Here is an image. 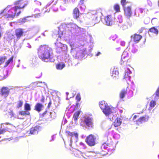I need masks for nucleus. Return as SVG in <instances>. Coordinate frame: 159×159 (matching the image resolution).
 <instances>
[{
    "label": "nucleus",
    "mask_w": 159,
    "mask_h": 159,
    "mask_svg": "<svg viewBox=\"0 0 159 159\" xmlns=\"http://www.w3.org/2000/svg\"><path fill=\"white\" fill-rule=\"evenodd\" d=\"M14 5L15 6L10 8L7 7L5 8L0 14L6 18H14L19 16L21 13L20 10L24 9L27 5L23 0H18L16 1Z\"/></svg>",
    "instance_id": "1"
},
{
    "label": "nucleus",
    "mask_w": 159,
    "mask_h": 159,
    "mask_svg": "<svg viewBox=\"0 0 159 159\" xmlns=\"http://www.w3.org/2000/svg\"><path fill=\"white\" fill-rule=\"evenodd\" d=\"M37 50L38 56L42 61L46 62L51 61L53 53L52 48L48 45H40L37 48Z\"/></svg>",
    "instance_id": "2"
},
{
    "label": "nucleus",
    "mask_w": 159,
    "mask_h": 159,
    "mask_svg": "<svg viewBox=\"0 0 159 159\" xmlns=\"http://www.w3.org/2000/svg\"><path fill=\"white\" fill-rule=\"evenodd\" d=\"M96 138L94 135L90 134L87 136L85 139V141L90 146L95 145L96 144Z\"/></svg>",
    "instance_id": "3"
},
{
    "label": "nucleus",
    "mask_w": 159,
    "mask_h": 159,
    "mask_svg": "<svg viewBox=\"0 0 159 159\" xmlns=\"http://www.w3.org/2000/svg\"><path fill=\"white\" fill-rule=\"evenodd\" d=\"M73 17L74 19L77 20L79 21L80 22H81L82 21L80 20H78L79 16L80 15V11L77 7H75L74 8L73 11Z\"/></svg>",
    "instance_id": "4"
},
{
    "label": "nucleus",
    "mask_w": 159,
    "mask_h": 159,
    "mask_svg": "<svg viewBox=\"0 0 159 159\" xmlns=\"http://www.w3.org/2000/svg\"><path fill=\"white\" fill-rule=\"evenodd\" d=\"M9 89L7 87H3L0 90V94L4 97H7L9 93Z\"/></svg>",
    "instance_id": "5"
},
{
    "label": "nucleus",
    "mask_w": 159,
    "mask_h": 159,
    "mask_svg": "<svg viewBox=\"0 0 159 159\" xmlns=\"http://www.w3.org/2000/svg\"><path fill=\"white\" fill-rule=\"evenodd\" d=\"M84 123L86 125L89 127H93V119L89 117H87L84 118Z\"/></svg>",
    "instance_id": "6"
},
{
    "label": "nucleus",
    "mask_w": 159,
    "mask_h": 159,
    "mask_svg": "<svg viewBox=\"0 0 159 159\" xmlns=\"http://www.w3.org/2000/svg\"><path fill=\"white\" fill-rule=\"evenodd\" d=\"M23 30L21 28H18L15 30V35L17 39H19L23 35Z\"/></svg>",
    "instance_id": "7"
},
{
    "label": "nucleus",
    "mask_w": 159,
    "mask_h": 159,
    "mask_svg": "<svg viewBox=\"0 0 159 159\" xmlns=\"http://www.w3.org/2000/svg\"><path fill=\"white\" fill-rule=\"evenodd\" d=\"M104 20L106 25H111L113 23V18L111 15H107L105 18Z\"/></svg>",
    "instance_id": "8"
},
{
    "label": "nucleus",
    "mask_w": 159,
    "mask_h": 159,
    "mask_svg": "<svg viewBox=\"0 0 159 159\" xmlns=\"http://www.w3.org/2000/svg\"><path fill=\"white\" fill-rule=\"evenodd\" d=\"M125 69H127V70H128L129 71H128L127 72H125V74L123 79L128 84H129V83L130 82V77L129 75L128 74L130 73V71L127 67L125 68Z\"/></svg>",
    "instance_id": "9"
},
{
    "label": "nucleus",
    "mask_w": 159,
    "mask_h": 159,
    "mask_svg": "<svg viewBox=\"0 0 159 159\" xmlns=\"http://www.w3.org/2000/svg\"><path fill=\"white\" fill-rule=\"evenodd\" d=\"M125 14L127 17H130L131 16L132 12L130 7H124V8Z\"/></svg>",
    "instance_id": "10"
},
{
    "label": "nucleus",
    "mask_w": 159,
    "mask_h": 159,
    "mask_svg": "<svg viewBox=\"0 0 159 159\" xmlns=\"http://www.w3.org/2000/svg\"><path fill=\"white\" fill-rule=\"evenodd\" d=\"M39 130V126H36L32 127L30 129V132L31 134H38Z\"/></svg>",
    "instance_id": "11"
},
{
    "label": "nucleus",
    "mask_w": 159,
    "mask_h": 159,
    "mask_svg": "<svg viewBox=\"0 0 159 159\" xmlns=\"http://www.w3.org/2000/svg\"><path fill=\"white\" fill-rule=\"evenodd\" d=\"M127 93V88H124L122 89L120 92L119 94V96L120 98L123 99L125 97V95Z\"/></svg>",
    "instance_id": "12"
},
{
    "label": "nucleus",
    "mask_w": 159,
    "mask_h": 159,
    "mask_svg": "<svg viewBox=\"0 0 159 159\" xmlns=\"http://www.w3.org/2000/svg\"><path fill=\"white\" fill-rule=\"evenodd\" d=\"M103 113L106 115L108 116L112 112V109L108 105L102 110Z\"/></svg>",
    "instance_id": "13"
},
{
    "label": "nucleus",
    "mask_w": 159,
    "mask_h": 159,
    "mask_svg": "<svg viewBox=\"0 0 159 159\" xmlns=\"http://www.w3.org/2000/svg\"><path fill=\"white\" fill-rule=\"evenodd\" d=\"M122 123L121 119L120 118L117 117L115 120L113 124L115 127H117L120 126Z\"/></svg>",
    "instance_id": "14"
},
{
    "label": "nucleus",
    "mask_w": 159,
    "mask_h": 159,
    "mask_svg": "<svg viewBox=\"0 0 159 159\" xmlns=\"http://www.w3.org/2000/svg\"><path fill=\"white\" fill-rule=\"evenodd\" d=\"M43 107V105L42 104L37 103L34 106V110L38 112H39L41 111Z\"/></svg>",
    "instance_id": "15"
},
{
    "label": "nucleus",
    "mask_w": 159,
    "mask_h": 159,
    "mask_svg": "<svg viewBox=\"0 0 159 159\" xmlns=\"http://www.w3.org/2000/svg\"><path fill=\"white\" fill-rule=\"evenodd\" d=\"M122 59L124 62L128 61L129 59V57L127 55L126 52H123L122 55Z\"/></svg>",
    "instance_id": "16"
},
{
    "label": "nucleus",
    "mask_w": 159,
    "mask_h": 159,
    "mask_svg": "<svg viewBox=\"0 0 159 159\" xmlns=\"http://www.w3.org/2000/svg\"><path fill=\"white\" fill-rule=\"evenodd\" d=\"M65 66L64 63L62 62L58 63L56 64V67L58 70H62Z\"/></svg>",
    "instance_id": "17"
},
{
    "label": "nucleus",
    "mask_w": 159,
    "mask_h": 159,
    "mask_svg": "<svg viewBox=\"0 0 159 159\" xmlns=\"http://www.w3.org/2000/svg\"><path fill=\"white\" fill-rule=\"evenodd\" d=\"M112 74L111 76L113 79H116L118 78L119 76V72L116 69H114Z\"/></svg>",
    "instance_id": "18"
},
{
    "label": "nucleus",
    "mask_w": 159,
    "mask_h": 159,
    "mask_svg": "<svg viewBox=\"0 0 159 159\" xmlns=\"http://www.w3.org/2000/svg\"><path fill=\"white\" fill-rule=\"evenodd\" d=\"M80 113V111H79L75 112L74 114L73 118L74 120L75 121V123H77V120Z\"/></svg>",
    "instance_id": "19"
},
{
    "label": "nucleus",
    "mask_w": 159,
    "mask_h": 159,
    "mask_svg": "<svg viewBox=\"0 0 159 159\" xmlns=\"http://www.w3.org/2000/svg\"><path fill=\"white\" fill-rule=\"evenodd\" d=\"M108 105V104L104 101H101L99 103V107L102 110L104 109Z\"/></svg>",
    "instance_id": "20"
},
{
    "label": "nucleus",
    "mask_w": 159,
    "mask_h": 159,
    "mask_svg": "<svg viewBox=\"0 0 159 159\" xmlns=\"http://www.w3.org/2000/svg\"><path fill=\"white\" fill-rule=\"evenodd\" d=\"M132 39L135 43H138L139 41V35L135 34L133 36L131 37Z\"/></svg>",
    "instance_id": "21"
},
{
    "label": "nucleus",
    "mask_w": 159,
    "mask_h": 159,
    "mask_svg": "<svg viewBox=\"0 0 159 159\" xmlns=\"http://www.w3.org/2000/svg\"><path fill=\"white\" fill-rule=\"evenodd\" d=\"M66 133L69 136H70L71 137L75 136L76 138H77L78 137V135L77 133L75 132H71L69 131H66Z\"/></svg>",
    "instance_id": "22"
},
{
    "label": "nucleus",
    "mask_w": 159,
    "mask_h": 159,
    "mask_svg": "<svg viewBox=\"0 0 159 159\" xmlns=\"http://www.w3.org/2000/svg\"><path fill=\"white\" fill-rule=\"evenodd\" d=\"M149 117L148 116H145L140 118V122L144 123L147 122L149 119Z\"/></svg>",
    "instance_id": "23"
},
{
    "label": "nucleus",
    "mask_w": 159,
    "mask_h": 159,
    "mask_svg": "<svg viewBox=\"0 0 159 159\" xmlns=\"http://www.w3.org/2000/svg\"><path fill=\"white\" fill-rule=\"evenodd\" d=\"M149 31L157 34H158V30L154 27H152L149 30Z\"/></svg>",
    "instance_id": "24"
},
{
    "label": "nucleus",
    "mask_w": 159,
    "mask_h": 159,
    "mask_svg": "<svg viewBox=\"0 0 159 159\" xmlns=\"http://www.w3.org/2000/svg\"><path fill=\"white\" fill-rule=\"evenodd\" d=\"M31 107L30 105L28 103H25L24 105V109L27 112L28 111H30L31 110Z\"/></svg>",
    "instance_id": "25"
},
{
    "label": "nucleus",
    "mask_w": 159,
    "mask_h": 159,
    "mask_svg": "<svg viewBox=\"0 0 159 159\" xmlns=\"http://www.w3.org/2000/svg\"><path fill=\"white\" fill-rule=\"evenodd\" d=\"M23 102L22 100H19L17 102L16 108L19 109L22 107Z\"/></svg>",
    "instance_id": "26"
},
{
    "label": "nucleus",
    "mask_w": 159,
    "mask_h": 159,
    "mask_svg": "<svg viewBox=\"0 0 159 159\" xmlns=\"http://www.w3.org/2000/svg\"><path fill=\"white\" fill-rule=\"evenodd\" d=\"M61 45V44H57L56 45V52L57 53H60L62 51V48L60 46Z\"/></svg>",
    "instance_id": "27"
},
{
    "label": "nucleus",
    "mask_w": 159,
    "mask_h": 159,
    "mask_svg": "<svg viewBox=\"0 0 159 159\" xmlns=\"http://www.w3.org/2000/svg\"><path fill=\"white\" fill-rule=\"evenodd\" d=\"M113 8L116 11V12H118L120 11V7L119 5L116 4L114 5Z\"/></svg>",
    "instance_id": "28"
},
{
    "label": "nucleus",
    "mask_w": 159,
    "mask_h": 159,
    "mask_svg": "<svg viewBox=\"0 0 159 159\" xmlns=\"http://www.w3.org/2000/svg\"><path fill=\"white\" fill-rule=\"evenodd\" d=\"M19 114L21 115L24 116L25 115H29L30 113L29 112H27L25 110V111H20L19 112Z\"/></svg>",
    "instance_id": "29"
},
{
    "label": "nucleus",
    "mask_w": 159,
    "mask_h": 159,
    "mask_svg": "<svg viewBox=\"0 0 159 159\" xmlns=\"http://www.w3.org/2000/svg\"><path fill=\"white\" fill-rule=\"evenodd\" d=\"M13 56L11 57L7 61L5 62V65L4 66L5 67L7 66L11 62H12L13 61Z\"/></svg>",
    "instance_id": "30"
},
{
    "label": "nucleus",
    "mask_w": 159,
    "mask_h": 159,
    "mask_svg": "<svg viewBox=\"0 0 159 159\" xmlns=\"http://www.w3.org/2000/svg\"><path fill=\"white\" fill-rule=\"evenodd\" d=\"M6 59L7 57L5 56L0 57V65L3 63Z\"/></svg>",
    "instance_id": "31"
},
{
    "label": "nucleus",
    "mask_w": 159,
    "mask_h": 159,
    "mask_svg": "<svg viewBox=\"0 0 159 159\" xmlns=\"http://www.w3.org/2000/svg\"><path fill=\"white\" fill-rule=\"evenodd\" d=\"M156 104V101L153 100H152L150 102L149 105L151 108H152L155 107Z\"/></svg>",
    "instance_id": "32"
},
{
    "label": "nucleus",
    "mask_w": 159,
    "mask_h": 159,
    "mask_svg": "<svg viewBox=\"0 0 159 159\" xmlns=\"http://www.w3.org/2000/svg\"><path fill=\"white\" fill-rule=\"evenodd\" d=\"M71 27L73 28V29H74L75 28V31L76 32H77V33L79 32V31H77V30H76L77 29H79L80 30L81 29L80 27H79L77 25H72Z\"/></svg>",
    "instance_id": "33"
},
{
    "label": "nucleus",
    "mask_w": 159,
    "mask_h": 159,
    "mask_svg": "<svg viewBox=\"0 0 159 159\" xmlns=\"http://www.w3.org/2000/svg\"><path fill=\"white\" fill-rule=\"evenodd\" d=\"M120 2L124 8L125 7V6L128 3V2L126 1V0H121Z\"/></svg>",
    "instance_id": "34"
},
{
    "label": "nucleus",
    "mask_w": 159,
    "mask_h": 159,
    "mask_svg": "<svg viewBox=\"0 0 159 159\" xmlns=\"http://www.w3.org/2000/svg\"><path fill=\"white\" fill-rule=\"evenodd\" d=\"M81 98L80 93H78L76 95L75 99L77 102H79L81 100Z\"/></svg>",
    "instance_id": "35"
},
{
    "label": "nucleus",
    "mask_w": 159,
    "mask_h": 159,
    "mask_svg": "<svg viewBox=\"0 0 159 159\" xmlns=\"http://www.w3.org/2000/svg\"><path fill=\"white\" fill-rule=\"evenodd\" d=\"M7 131L6 129H0V135L3 134Z\"/></svg>",
    "instance_id": "36"
},
{
    "label": "nucleus",
    "mask_w": 159,
    "mask_h": 159,
    "mask_svg": "<svg viewBox=\"0 0 159 159\" xmlns=\"http://www.w3.org/2000/svg\"><path fill=\"white\" fill-rule=\"evenodd\" d=\"M156 94L157 96L159 97V87L157 88L156 92Z\"/></svg>",
    "instance_id": "37"
},
{
    "label": "nucleus",
    "mask_w": 159,
    "mask_h": 159,
    "mask_svg": "<svg viewBox=\"0 0 159 159\" xmlns=\"http://www.w3.org/2000/svg\"><path fill=\"white\" fill-rule=\"evenodd\" d=\"M84 0H80L79 5H81L84 4Z\"/></svg>",
    "instance_id": "38"
},
{
    "label": "nucleus",
    "mask_w": 159,
    "mask_h": 159,
    "mask_svg": "<svg viewBox=\"0 0 159 159\" xmlns=\"http://www.w3.org/2000/svg\"><path fill=\"white\" fill-rule=\"evenodd\" d=\"M60 34L61 35H63V33L61 31H59L58 32V34L59 35L58 37L61 38V36H60L59 34Z\"/></svg>",
    "instance_id": "39"
},
{
    "label": "nucleus",
    "mask_w": 159,
    "mask_h": 159,
    "mask_svg": "<svg viewBox=\"0 0 159 159\" xmlns=\"http://www.w3.org/2000/svg\"><path fill=\"white\" fill-rule=\"evenodd\" d=\"M144 31V32L145 33H146V31L145 30L144 28H142L141 29V30H140V33H142L143 32V31Z\"/></svg>",
    "instance_id": "40"
},
{
    "label": "nucleus",
    "mask_w": 159,
    "mask_h": 159,
    "mask_svg": "<svg viewBox=\"0 0 159 159\" xmlns=\"http://www.w3.org/2000/svg\"><path fill=\"white\" fill-rule=\"evenodd\" d=\"M40 101L42 102H44L45 101L44 98L43 96L41 99Z\"/></svg>",
    "instance_id": "41"
},
{
    "label": "nucleus",
    "mask_w": 159,
    "mask_h": 159,
    "mask_svg": "<svg viewBox=\"0 0 159 159\" xmlns=\"http://www.w3.org/2000/svg\"><path fill=\"white\" fill-rule=\"evenodd\" d=\"M52 104V102L51 101H50L48 103V108H49L50 107L51 105Z\"/></svg>",
    "instance_id": "42"
},
{
    "label": "nucleus",
    "mask_w": 159,
    "mask_h": 159,
    "mask_svg": "<svg viewBox=\"0 0 159 159\" xmlns=\"http://www.w3.org/2000/svg\"><path fill=\"white\" fill-rule=\"evenodd\" d=\"M90 153H91V152H87V153H86L85 155L86 156H87V157H89V156H91L89 154Z\"/></svg>",
    "instance_id": "43"
},
{
    "label": "nucleus",
    "mask_w": 159,
    "mask_h": 159,
    "mask_svg": "<svg viewBox=\"0 0 159 159\" xmlns=\"http://www.w3.org/2000/svg\"><path fill=\"white\" fill-rule=\"evenodd\" d=\"M137 116H136V115H134V117H133V120H135V119L137 117Z\"/></svg>",
    "instance_id": "44"
},
{
    "label": "nucleus",
    "mask_w": 159,
    "mask_h": 159,
    "mask_svg": "<svg viewBox=\"0 0 159 159\" xmlns=\"http://www.w3.org/2000/svg\"><path fill=\"white\" fill-rule=\"evenodd\" d=\"M26 20V19L25 18H23L22 20V21L23 22H25Z\"/></svg>",
    "instance_id": "45"
},
{
    "label": "nucleus",
    "mask_w": 159,
    "mask_h": 159,
    "mask_svg": "<svg viewBox=\"0 0 159 159\" xmlns=\"http://www.w3.org/2000/svg\"><path fill=\"white\" fill-rule=\"evenodd\" d=\"M47 112V111H45L43 113V115L44 116V115H45Z\"/></svg>",
    "instance_id": "46"
},
{
    "label": "nucleus",
    "mask_w": 159,
    "mask_h": 159,
    "mask_svg": "<svg viewBox=\"0 0 159 159\" xmlns=\"http://www.w3.org/2000/svg\"><path fill=\"white\" fill-rule=\"evenodd\" d=\"M4 124L6 125H11V124L8 123V122H6L4 123Z\"/></svg>",
    "instance_id": "47"
},
{
    "label": "nucleus",
    "mask_w": 159,
    "mask_h": 159,
    "mask_svg": "<svg viewBox=\"0 0 159 159\" xmlns=\"http://www.w3.org/2000/svg\"><path fill=\"white\" fill-rule=\"evenodd\" d=\"M105 144H106L105 143H104L103 144V145L102 146V148L103 147V148H104V147H105Z\"/></svg>",
    "instance_id": "48"
},
{
    "label": "nucleus",
    "mask_w": 159,
    "mask_h": 159,
    "mask_svg": "<svg viewBox=\"0 0 159 159\" xmlns=\"http://www.w3.org/2000/svg\"><path fill=\"white\" fill-rule=\"evenodd\" d=\"M101 54V53L99 52H98L97 54V56H98L99 55H100Z\"/></svg>",
    "instance_id": "49"
},
{
    "label": "nucleus",
    "mask_w": 159,
    "mask_h": 159,
    "mask_svg": "<svg viewBox=\"0 0 159 159\" xmlns=\"http://www.w3.org/2000/svg\"><path fill=\"white\" fill-rule=\"evenodd\" d=\"M10 113H11L12 114L11 116H13L14 115H13V112H12V111H11V112H10Z\"/></svg>",
    "instance_id": "50"
},
{
    "label": "nucleus",
    "mask_w": 159,
    "mask_h": 159,
    "mask_svg": "<svg viewBox=\"0 0 159 159\" xmlns=\"http://www.w3.org/2000/svg\"><path fill=\"white\" fill-rule=\"evenodd\" d=\"M79 103H76V106H77V107H78V105H79Z\"/></svg>",
    "instance_id": "51"
},
{
    "label": "nucleus",
    "mask_w": 159,
    "mask_h": 159,
    "mask_svg": "<svg viewBox=\"0 0 159 159\" xmlns=\"http://www.w3.org/2000/svg\"><path fill=\"white\" fill-rule=\"evenodd\" d=\"M50 5V4H48L47 6H46V7H48V6H49Z\"/></svg>",
    "instance_id": "52"
},
{
    "label": "nucleus",
    "mask_w": 159,
    "mask_h": 159,
    "mask_svg": "<svg viewBox=\"0 0 159 159\" xmlns=\"http://www.w3.org/2000/svg\"><path fill=\"white\" fill-rule=\"evenodd\" d=\"M140 36V39L142 38V36L140 35H139Z\"/></svg>",
    "instance_id": "53"
},
{
    "label": "nucleus",
    "mask_w": 159,
    "mask_h": 159,
    "mask_svg": "<svg viewBox=\"0 0 159 159\" xmlns=\"http://www.w3.org/2000/svg\"><path fill=\"white\" fill-rule=\"evenodd\" d=\"M29 48H31V46H29Z\"/></svg>",
    "instance_id": "54"
},
{
    "label": "nucleus",
    "mask_w": 159,
    "mask_h": 159,
    "mask_svg": "<svg viewBox=\"0 0 159 159\" xmlns=\"http://www.w3.org/2000/svg\"><path fill=\"white\" fill-rule=\"evenodd\" d=\"M80 144H83V143H80Z\"/></svg>",
    "instance_id": "55"
},
{
    "label": "nucleus",
    "mask_w": 159,
    "mask_h": 159,
    "mask_svg": "<svg viewBox=\"0 0 159 159\" xmlns=\"http://www.w3.org/2000/svg\"><path fill=\"white\" fill-rule=\"evenodd\" d=\"M137 120H136V121ZM134 121H136V120H134Z\"/></svg>",
    "instance_id": "56"
}]
</instances>
